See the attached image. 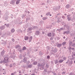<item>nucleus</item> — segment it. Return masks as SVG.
<instances>
[{"label":"nucleus","instance_id":"nucleus-1","mask_svg":"<svg viewBox=\"0 0 75 75\" xmlns=\"http://www.w3.org/2000/svg\"><path fill=\"white\" fill-rule=\"evenodd\" d=\"M8 14H9L8 12H6L5 14V17H6L5 19V20H6L8 18Z\"/></svg>","mask_w":75,"mask_h":75},{"label":"nucleus","instance_id":"nucleus-2","mask_svg":"<svg viewBox=\"0 0 75 75\" xmlns=\"http://www.w3.org/2000/svg\"><path fill=\"white\" fill-rule=\"evenodd\" d=\"M8 57H6L4 58V60L5 61L4 62L5 63H6V62H7L8 60Z\"/></svg>","mask_w":75,"mask_h":75},{"label":"nucleus","instance_id":"nucleus-3","mask_svg":"<svg viewBox=\"0 0 75 75\" xmlns=\"http://www.w3.org/2000/svg\"><path fill=\"white\" fill-rule=\"evenodd\" d=\"M67 19L68 21H70L71 20V17H70V15H69L67 16Z\"/></svg>","mask_w":75,"mask_h":75},{"label":"nucleus","instance_id":"nucleus-4","mask_svg":"<svg viewBox=\"0 0 75 75\" xmlns=\"http://www.w3.org/2000/svg\"><path fill=\"white\" fill-rule=\"evenodd\" d=\"M27 57H24L23 60V62H24V63H26V62H27Z\"/></svg>","mask_w":75,"mask_h":75},{"label":"nucleus","instance_id":"nucleus-5","mask_svg":"<svg viewBox=\"0 0 75 75\" xmlns=\"http://www.w3.org/2000/svg\"><path fill=\"white\" fill-rule=\"evenodd\" d=\"M35 34L36 35H40V31H36L35 32Z\"/></svg>","mask_w":75,"mask_h":75},{"label":"nucleus","instance_id":"nucleus-6","mask_svg":"<svg viewBox=\"0 0 75 75\" xmlns=\"http://www.w3.org/2000/svg\"><path fill=\"white\" fill-rule=\"evenodd\" d=\"M4 28H5V26H1L0 27V30H4Z\"/></svg>","mask_w":75,"mask_h":75},{"label":"nucleus","instance_id":"nucleus-7","mask_svg":"<svg viewBox=\"0 0 75 75\" xmlns=\"http://www.w3.org/2000/svg\"><path fill=\"white\" fill-rule=\"evenodd\" d=\"M29 37L28 36H25L24 37L25 40L26 41L28 40Z\"/></svg>","mask_w":75,"mask_h":75},{"label":"nucleus","instance_id":"nucleus-8","mask_svg":"<svg viewBox=\"0 0 75 75\" xmlns=\"http://www.w3.org/2000/svg\"><path fill=\"white\" fill-rule=\"evenodd\" d=\"M70 35L72 37H74L75 35V31H74V33H72L70 34Z\"/></svg>","mask_w":75,"mask_h":75},{"label":"nucleus","instance_id":"nucleus-9","mask_svg":"<svg viewBox=\"0 0 75 75\" xmlns=\"http://www.w3.org/2000/svg\"><path fill=\"white\" fill-rule=\"evenodd\" d=\"M4 50L2 51L1 53V56H3L4 55Z\"/></svg>","mask_w":75,"mask_h":75},{"label":"nucleus","instance_id":"nucleus-10","mask_svg":"<svg viewBox=\"0 0 75 75\" xmlns=\"http://www.w3.org/2000/svg\"><path fill=\"white\" fill-rule=\"evenodd\" d=\"M60 7H61V6H59L58 7H57L56 8V9H54L53 10H58L60 8Z\"/></svg>","mask_w":75,"mask_h":75},{"label":"nucleus","instance_id":"nucleus-11","mask_svg":"<svg viewBox=\"0 0 75 75\" xmlns=\"http://www.w3.org/2000/svg\"><path fill=\"white\" fill-rule=\"evenodd\" d=\"M33 64H29L28 65V68H31L33 67Z\"/></svg>","mask_w":75,"mask_h":75},{"label":"nucleus","instance_id":"nucleus-12","mask_svg":"<svg viewBox=\"0 0 75 75\" xmlns=\"http://www.w3.org/2000/svg\"><path fill=\"white\" fill-rule=\"evenodd\" d=\"M32 39H33V37L31 36L29 38V42H30L31 41V40H32Z\"/></svg>","mask_w":75,"mask_h":75},{"label":"nucleus","instance_id":"nucleus-13","mask_svg":"<svg viewBox=\"0 0 75 75\" xmlns=\"http://www.w3.org/2000/svg\"><path fill=\"white\" fill-rule=\"evenodd\" d=\"M15 3V1L13 0H12L10 2V4H14Z\"/></svg>","mask_w":75,"mask_h":75},{"label":"nucleus","instance_id":"nucleus-14","mask_svg":"<svg viewBox=\"0 0 75 75\" xmlns=\"http://www.w3.org/2000/svg\"><path fill=\"white\" fill-rule=\"evenodd\" d=\"M53 52L54 53H56V52H57V48H55L54 49V50H53Z\"/></svg>","mask_w":75,"mask_h":75},{"label":"nucleus","instance_id":"nucleus-15","mask_svg":"<svg viewBox=\"0 0 75 75\" xmlns=\"http://www.w3.org/2000/svg\"><path fill=\"white\" fill-rule=\"evenodd\" d=\"M61 45H62V44H58L57 45V47L58 48H60L61 47Z\"/></svg>","mask_w":75,"mask_h":75},{"label":"nucleus","instance_id":"nucleus-16","mask_svg":"<svg viewBox=\"0 0 75 75\" xmlns=\"http://www.w3.org/2000/svg\"><path fill=\"white\" fill-rule=\"evenodd\" d=\"M69 7H70V6H69V4H67L66 5L65 8H69Z\"/></svg>","mask_w":75,"mask_h":75},{"label":"nucleus","instance_id":"nucleus-17","mask_svg":"<svg viewBox=\"0 0 75 75\" xmlns=\"http://www.w3.org/2000/svg\"><path fill=\"white\" fill-rule=\"evenodd\" d=\"M5 25H6V27H7L8 28V27H9V26H10V24H4Z\"/></svg>","mask_w":75,"mask_h":75},{"label":"nucleus","instance_id":"nucleus-18","mask_svg":"<svg viewBox=\"0 0 75 75\" xmlns=\"http://www.w3.org/2000/svg\"><path fill=\"white\" fill-rule=\"evenodd\" d=\"M52 35V34L51 33H49L47 34V36L48 37H51Z\"/></svg>","mask_w":75,"mask_h":75},{"label":"nucleus","instance_id":"nucleus-19","mask_svg":"<svg viewBox=\"0 0 75 75\" xmlns=\"http://www.w3.org/2000/svg\"><path fill=\"white\" fill-rule=\"evenodd\" d=\"M11 33H13L14 32V31H15V30H14V29L13 28L11 30Z\"/></svg>","mask_w":75,"mask_h":75},{"label":"nucleus","instance_id":"nucleus-20","mask_svg":"<svg viewBox=\"0 0 75 75\" xmlns=\"http://www.w3.org/2000/svg\"><path fill=\"white\" fill-rule=\"evenodd\" d=\"M49 67V64L48 63L46 64V68H48Z\"/></svg>","mask_w":75,"mask_h":75},{"label":"nucleus","instance_id":"nucleus-21","mask_svg":"<svg viewBox=\"0 0 75 75\" xmlns=\"http://www.w3.org/2000/svg\"><path fill=\"white\" fill-rule=\"evenodd\" d=\"M26 49H27V48H26L24 46L22 49V50H23V51H24V50H26Z\"/></svg>","mask_w":75,"mask_h":75},{"label":"nucleus","instance_id":"nucleus-22","mask_svg":"<svg viewBox=\"0 0 75 75\" xmlns=\"http://www.w3.org/2000/svg\"><path fill=\"white\" fill-rule=\"evenodd\" d=\"M47 18H48V17H44L42 18V20H46Z\"/></svg>","mask_w":75,"mask_h":75},{"label":"nucleus","instance_id":"nucleus-23","mask_svg":"<svg viewBox=\"0 0 75 75\" xmlns=\"http://www.w3.org/2000/svg\"><path fill=\"white\" fill-rule=\"evenodd\" d=\"M54 52L53 50H52L50 51V54L52 55L54 54Z\"/></svg>","mask_w":75,"mask_h":75},{"label":"nucleus","instance_id":"nucleus-24","mask_svg":"<svg viewBox=\"0 0 75 75\" xmlns=\"http://www.w3.org/2000/svg\"><path fill=\"white\" fill-rule=\"evenodd\" d=\"M63 61L64 60L62 59L59 60V63H62V62H63Z\"/></svg>","mask_w":75,"mask_h":75},{"label":"nucleus","instance_id":"nucleus-25","mask_svg":"<svg viewBox=\"0 0 75 75\" xmlns=\"http://www.w3.org/2000/svg\"><path fill=\"white\" fill-rule=\"evenodd\" d=\"M20 3V0H18L16 1V4H18Z\"/></svg>","mask_w":75,"mask_h":75},{"label":"nucleus","instance_id":"nucleus-26","mask_svg":"<svg viewBox=\"0 0 75 75\" xmlns=\"http://www.w3.org/2000/svg\"><path fill=\"white\" fill-rule=\"evenodd\" d=\"M58 60H56L54 62L55 64H57L58 62Z\"/></svg>","mask_w":75,"mask_h":75},{"label":"nucleus","instance_id":"nucleus-27","mask_svg":"<svg viewBox=\"0 0 75 75\" xmlns=\"http://www.w3.org/2000/svg\"><path fill=\"white\" fill-rule=\"evenodd\" d=\"M63 30V28H61L60 29H57V30L58 31H61V30Z\"/></svg>","mask_w":75,"mask_h":75},{"label":"nucleus","instance_id":"nucleus-28","mask_svg":"<svg viewBox=\"0 0 75 75\" xmlns=\"http://www.w3.org/2000/svg\"><path fill=\"white\" fill-rule=\"evenodd\" d=\"M31 28H28V30L27 31V32H29V31H31Z\"/></svg>","mask_w":75,"mask_h":75},{"label":"nucleus","instance_id":"nucleus-29","mask_svg":"<svg viewBox=\"0 0 75 75\" xmlns=\"http://www.w3.org/2000/svg\"><path fill=\"white\" fill-rule=\"evenodd\" d=\"M44 69V67H40V69L41 70H42V69Z\"/></svg>","mask_w":75,"mask_h":75},{"label":"nucleus","instance_id":"nucleus-30","mask_svg":"<svg viewBox=\"0 0 75 75\" xmlns=\"http://www.w3.org/2000/svg\"><path fill=\"white\" fill-rule=\"evenodd\" d=\"M65 44H66V42L65 41L63 42L62 43V45H65Z\"/></svg>","mask_w":75,"mask_h":75},{"label":"nucleus","instance_id":"nucleus-31","mask_svg":"<svg viewBox=\"0 0 75 75\" xmlns=\"http://www.w3.org/2000/svg\"><path fill=\"white\" fill-rule=\"evenodd\" d=\"M33 64V65H37V62H34Z\"/></svg>","mask_w":75,"mask_h":75},{"label":"nucleus","instance_id":"nucleus-32","mask_svg":"<svg viewBox=\"0 0 75 75\" xmlns=\"http://www.w3.org/2000/svg\"><path fill=\"white\" fill-rule=\"evenodd\" d=\"M50 14V12H48L46 14V16H49Z\"/></svg>","mask_w":75,"mask_h":75},{"label":"nucleus","instance_id":"nucleus-33","mask_svg":"<svg viewBox=\"0 0 75 75\" xmlns=\"http://www.w3.org/2000/svg\"><path fill=\"white\" fill-rule=\"evenodd\" d=\"M72 63H73V62L72 60H71L69 62V64H70V65H71Z\"/></svg>","mask_w":75,"mask_h":75},{"label":"nucleus","instance_id":"nucleus-34","mask_svg":"<svg viewBox=\"0 0 75 75\" xmlns=\"http://www.w3.org/2000/svg\"><path fill=\"white\" fill-rule=\"evenodd\" d=\"M45 62H43L42 64V66L44 67V66L45 65Z\"/></svg>","mask_w":75,"mask_h":75},{"label":"nucleus","instance_id":"nucleus-35","mask_svg":"<svg viewBox=\"0 0 75 75\" xmlns=\"http://www.w3.org/2000/svg\"><path fill=\"white\" fill-rule=\"evenodd\" d=\"M66 33L67 34H69V31H66Z\"/></svg>","mask_w":75,"mask_h":75},{"label":"nucleus","instance_id":"nucleus-36","mask_svg":"<svg viewBox=\"0 0 75 75\" xmlns=\"http://www.w3.org/2000/svg\"><path fill=\"white\" fill-rule=\"evenodd\" d=\"M75 43H73L71 45V47H75Z\"/></svg>","mask_w":75,"mask_h":75},{"label":"nucleus","instance_id":"nucleus-37","mask_svg":"<svg viewBox=\"0 0 75 75\" xmlns=\"http://www.w3.org/2000/svg\"><path fill=\"white\" fill-rule=\"evenodd\" d=\"M38 67H42V65L40 64V63H38Z\"/></svg>","mask_w":75,"mask_h":75},{"label":"nucleus","instance_id":"nucleus-38","mask_svg":"<svg viewBox=\"0 0 75 75\" xmlns=\"http://www.w3.org/2000/svg\"><path fill=\"white\" fill-rule=\"evenodd\" d=\"M65 27H66V28H67V29H68L69 28V26H68V25H65Z\"/></svg>","mask_w":75,"mask_h":75},{"label":"nucleus","instance_id":"nucleus-39","mask_svg":"<svg viewBox=\"0 0 75 75\" xmlns=\"http://www.w3.org/2000/svg\"><path fill=\"white\" fill-rule=\"evenodd\" d=\"M23 57V55L21 54H20V58L21 59L22 58V57Z\"/></svg>","mask_w":75,"mask_h":75},{"label":"nucleus","instance_id":"nucleus-40","mask_svg":"<svg viewBox=\"0 0 75 75\" xmlns=\"http://www.w3.org/2000/svg\"><path fill=\"white\" fill-rule=\"evenodd\" d=\"M6 42H7V41H5V42H4L2 43V44H4V45H6Z\"/></svg>","mask_w":75,"mask_h":75},{"label":"nucleus","instance_id":"nucleus-41","mask_svg":"<svg viewBox=\"0 0 75 75\" xmlns=\"http://www.w3.org/2000/svg\"><path fill=\"white\" fill-rule=\"evenodd\" d=\"M12 41L13 42H14V41H15V40H14V39L13 38L12 39Z\"/></svg>","mask_w":75,"mask_h":75},{"label":"nucleus","instance_id":"nucleus-42","mask_svg":"<svg viewBox=\"0 0 75 75\" xmlns=\"http://www.w3.org/2000/svg\"><path fill=\"white\" fill-rule=\"evenodd\" d=\"M18 47H20V46H19V45H17L16 46V48H18Z\"/></svg>","mask_w":75,"mask_h":75},{"label":"nucleus","instance_id":"nucleus-43","mask_svg":"<svg viewBox=\"0 0 75 75\" xmlns=\"http://www.w3.org/2000/svg\"><path fill=\"white\" fill-rule=\"evenodd\" d=\"M57 23H60V22H61V21H59V20H58L57 21Z\"/></svg>","mask_w":75,"mask_h":75},{"label":"nucleus","instance_id":"nucleus-44","mask_svg":"<svg viewBox=\"0 0 75 75\" xmlns=\"http://www.w3.org/2000/svg\"><path fill=\"white\" fill-rule=\"evenodd\" d=\"M63 59L64 60H65V59H66V58L65 57H63Z\"/></svg>","mask_w":75,"mask_h":75},{"label":"nucleus","instance_id":"nucleus-45","mask_svg":"<svg viewBox=\"0 0 75 75\" xmlns=\"http://www.w3.org/2000/svg\"><path fill=\"white\" fill-rule=\"evenodd\" d=\"M62 74L63 75H65V73L64 71H63L62 72Z\"/></svg>","mask_w":75,"mask_h":75},{"label":"nucleus","instance_id":"nucleus-46","mask_svg":"<svg viewBox=\"0 0 75 75\" xmlns=\"http://www.w3.org/2000/svg\"><path fill=\"white\" fill-rule=\"evenodd\" d=\"M9 67L10 68H11V67H12V64H11L10 65H9Z\"/></svg>","mask_w":75,"mask_h":75},{"label":"nucleus","instance_id":"nucleus-47","mask_svg":"<svg viewBox=\"0 0 75 75\" xmlns=\"http://www.w3.org/2000/svg\"><path fill=\"white\" fill-rule=\"evenodd\" d=\"M55 34L54 33H52V36H55Z\"/></svg>","mask_w":75,"mask_h":75},{"label":"nucleus","instance_id":"nucleus-48","mask_svg":"<svg viewBox=\"0 0 75 75\" xmlns=\"http://www.w3.org/2000/svg\"><path fill=\"white\" fill-rule=\"evenodd\" d=\"M62 18H63L64 19L65 18V17L64 16H62Z\"/></svg>","mask_w":75,"mask_h":75},{"label":"nucleus","instance_id":"nucleus-49","mask_svg":"<svg viewBox=\"0 0 75 75\" xmlns=\"http://www.w3.org/2000/svg\"><path fill=\"white\" fill-rule=\"evenodd\" d=\"M50 58V56H47V59H49Z\"/></svg>","mask_w":75,"mask_h":75},{"label":"nucleus","instance_id":"nucleus-50","mask_svg":"<svg viewBox=\"0 0 75 75\" xmlns=\"http://www.w3.org/2000/svg\"><path fill=\"white\" fill-rule=\"evenodd\" d=\"M72 42H70L69 43L70 45H72Z\"/></svg>","mask_w":75,"mask_h":75},{"label":"nucleus","instance_id":"nucleus-51","mask_svg":"<svg viewBox=\"0 0 75 75\" xmlns=\"http://www.w3.org/2000/svg\"><path fill=\"white\" fill-rule=\"evenodd\" d=\"M50 40H53V38L51 37L50 38Z\"/></svg>","mask_w":75,"mask_h":75},{"label":"nucleus","instance_id":"nucleus-52","mask_svg":"<svg viewBox=\"0 0 75 75\" xmlns=\"http://www.w3.org/2000/svg\"><path fill=\"white\" fill-rule=\"evenodd\" d=\"M66 34V31H65V32L63 34Z\"/></svg>","mask_w":75,"mask_h":75},{"label":"nucleus","instance_id":"nucleus-53","mask_svg":"<svg viewBox=\"0 0 75 75\" xmlns=\"http://www.w3.org/2000/svg\"><path fill=\"white\" fill-rule=\"evenodd\" d=\"M71 50H75V49H74V48H71Z\"/></svg>","mask_w":75,"mask_h":75},{"label":"nucleus","instance_id":"nucleus-54","mask_svg":"<svg viewBox=\"0 0 75 75\" xmlns=\"http://www.w3.org/2000/svg\"><path fill=\"white\" fill-rule=\"evenodd\" d=\"M54 74V75H57V74H56V73H54V74Z\"/></svg>","mask_w":75,"mask_h":75},{"label":"nucleus","instance_id":"nucleus-55","mask_svg":"<svg viewBox=\"0 0 75 75\" xmlns=\"http://www.w3.org/2000/svg\"><path fill=\"white\" fill-rule=\"evenodd\" d=\"M37 28V26H34V28Z\"/></svg>","mask_w":75,"mask_h":75},{"label":"nucleus","instance_id":"nucleus-56","mask_svg":"<svg viewBox=\"0 0 75 75\" xmlns=\"http://www.w3.org/2000/svg\"><path fill=\"white\" fill-rule=\"evenodd\" d=\"M44 33H45L44 32H43V31L42 32V34H44Z\"/></svg>","mask_w":75,"mask_h":75},{"label":"nucleus","instance_id":"nucleus-57","mask_svg":"<svg viewBox=\"0 0 75 75\" xmlns=\"http://www.w3.org/2000/svg\"><path fill=\"white\" fill-rule=\"evenodd\" d=\"M69 60H68L67 62H66V64H68V62H69Z\"/></svg>","mask_w":75,"mask_h":75},{"label":"nucleus","instance_id":"nucleus-58","mask_svg":"<svg viewBox=\"0 0 75 75\" xmlns=\"http://www.w3.org/2000/svg\"><path fill=\"white\" fill-rule=\"evenodd\" d=\"M47 3H49V0H47Z\"/></svg>","mask_w":75,"mask_h":75},{"label":"nucleus","instance_id":"nucleus-59","mask_svg":"<svg viewBox=\"0 0 75 75\" xmlns=\"http://www.w3.org/2000/svg\"><path fill=\"white\" fill-rule=\"evenodd\" d=\"M55 30H54L53 31V33H54V32H55Z\"/></svg>","mask_w":75,"mask_h":75},{"label":"nucleus","instance_id":"nucleus-60","mask_svg":"<svg viewBox=\"0 0 75 75\" xmlns=\"http://www.w3.org/2000/svg\"><path fill=\"white\" fill-rule=\"evenodd\" d=\"M14 74V73H11V75H13Z\"/></svg>","mask_w":75,"mask_h":75},{"label":"nucleus","instance_id":"nucleus-61","mask_svg":"<svg viewBox=\"0 0 75 75\" xmlns=\"http://www.w3.org/2000/svg\"><path fill=\"white\" fill-rule=\"evenodd\" d=\"M73 19H74V20H75V16H74V17H73Z\"/></svg>","mask_w":75,"mask_h":75},{"label":"nucleus","instance_id":"nucleus-62","mask_svg":"<svg viewBox=\"0 0 75 75\" xmlns=\"http://www.w3.org/2000/svg\"><path fill=\"white\" fill-rule=\"evenodd\" d=\"M45 72H47V71L45 70Z\"/></svg>","mask_w":75,"mask_h":75},{"label":"nucleus","instance_id":"nucleus-63","mask_svg":"<svg viewBox=\"0 0 75 75\" xmlns=\"http://www.w3.org/2000/svg\"><path fill=\"white\" fill-rule=\"evenodd\" d=\"M2 61H0V63H1V64L2 63Z\"/></svg>","mask_w":75,"mask_h":75},{"label":"nucleus","instance_id":"nucleus-64","mask_svg":"<svg viewBox=\"0 0 75 75\" xmlns=\"http://www.w3.org/2000/svg\"><path fill=\"white\" fill-rule=\"evenodd\" d=\"M28 11V14H29L30 12H29V11Z\"/></svg>","mask_w":75,"mask_h":75}]
</instances>
